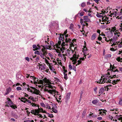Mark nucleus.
Segmentation results:
<instances>
[{"instance_id": "nucleus-1", "label": "nucleus", "mask_w": 122, "mask_h": 122, "mask_svg": "<svg viewBox=\"0 0 122 122\" xmlns=\"http://www.w3.org/2000/svg\"><path fill=\"white\" fill-rule=\"evenodd\" d=\"M114 66H113L110 64V70L109 71L102 76L101 79L97 81V83L99 84L103 83H104L110 82L111 79L112 78L117 77L118 78L119 76L117 75L119 71L117 69H115Z\"/></svg>"}, {"instance_id": "nucleus-2", "label": "nucleus", "mask_w": 122, "mask_h": 122, "mask_svg": "<svg viewBox=\"0 0 122 122\" xmlns=\"http://www.w3.org/2000/svg\"><path fill=\"white\" fill-rule=\"evenodd\" d=\"M67 49L65 52V55L68 56H70L72 55V56L70 58L71 60L72 61L73 64V65L76 64V66H77L81 64L82 61H83L86 58V56L85 58L84 57L82 58H80L79 60L77 61V59L78 58L79 56L76 53V47H75L74 48V50L72 49V48Z\"/></svg>"}, {"instance_id": "nucleus-3", "label": "nucleus", "mask_w": 122, "mask_h": 122, "mask_svg": "<svg viewBox=\"0 0 122 122\" xmlns=\"http://www.w3.org/2000/svg\"><path fill=\"white\" fill-rule=\"evenodd\" d=\"M45 91L47 92L50 94L51 96L55 97L57 101L59 102L61 100V95L59 94V92L56 90V87L55 86L50 84L48 85L45 88Z\"/></svg>"}, {"instance_id": "nucleus-4", "label": "nucleus", "mask_w": 122, "mask_h": 122, "mask_svg": "<svg viewBox=\"0 0 122 122\" xmlns=\"http://www.w3.org/2000/svg\"><path fill=\"white\" fill-rule=\"evenodd\" d=\"M30 79L33 80V81H31V82L32 83H33L34 84H36V86H37V84H38L39 83L41 84H43L44 85H46V86L48 85H50V84H52L51 81L48 79L46 77L43 79L42 80H40L39 81H38V79L37 78L34 76L30 77Z\"/></svg>"}, {"instance_id": "nucleus-5", "label": "nucleus", "mask_w": 122, "mask_h": 122, "mask_svg": "<svg viewBox=\"0 0 122 122\" xmlns=\"http://www.w3.org/2000/svg\"><path fill=\"white\" fill-rule=\"evenodd\" d=\"M62 41L63 42L61 45V41H59L57 44H56V45H54L53 46L55 50L56 51L57 50H60L62 52V53H63L65 49V47L64 46L66 45L67 46L68 45L67 44L68 43H66L65 41H64V40H62Z\"/></svg>"}, {"instance_id": "nucleus-6", "label": "nucleus", "mask_w": 122, "mask_h": 122, "mask_svg": "<svg viewBox=\"0 0 122 122\" xmlns=\"http://www.w3.org/2000/svg\"><path fill=\"white\" fill-rule=\"evenodd\" d=\"M121 35L120 33L117 30H116L115 32H114L113 33V37L112 39L111 40V42L113 43V45L115 43V42L116 41V40L119 39L121 38Z\"/></svg>"}, {"instance_id": "nucleus-7", "label": "nucleus", "mask_w": 122, "mask_h": 122, "mask_svg": "<svg viewBox=\"0 0 122 122\" xmlns=\"http://www.w3.org/2000/svg\"><path fill=\"white\" fill-rule=\"evenodd\" d=\"M35 110H31V112L34 114V115L36 116L38 118H41L44 119L47 118V117L46 116L44 115H42L41 114H38V111L37 110H36V109H35Z\"/></svg>"}, {"instance_id": "nucleus-8", "label": "nucleus", "mask_w": 122, "mask_h": 122, "mask_svg": "<svg viewBox=\"0 0 122 122\" xmlns=\"http://www.w3.org/2000/svg\"><path fill=\"white\" fill-rule=\"evenodd\" d=\"M32 107L36 109V110L38 111V114H41L39 113L40 112H42L43 113H46V112L45 111H44L43 109L41 108H39V106L37 104H36L34 103H33L31 104Z\"/></svg>"}, {"instance_id": "nucleus-9", "label": "nucleus", "mask_w": 122, "mask_h": 122, "mask_svg": "<svg viewBox=\"0 0 122 122\" xmlns=\"http://www.w3.org/2000/svg\"><path fill=\"white\" fill-rule=\"evenodd\" d=\"M100 22L101 24H107L110 22L109 18L106 16L103 17L102 20H100Z\"/></svg>"}, {"instance_id": "nucleus-10", "label": "nucleus", "mask_w": 122, "mask_h": 122, "mask_svg": "<svg viewBox=\"0 0 122 122\" xmlns=\"http://www.w3.org/2000/svg\"><path fill=\"white\" fill-rule=\"evenodd\" d=\"M121 41H116L115 42V43L114 45L113 43H112V44L111 45L112 46H114L116 47H117L118 48H121L122 47V38H121Z\"/></svg>"}, {"instance_id": "nucleus-11", "label": "nucleus", "mask_w": 122, "mask_h": 122, "mask_svg": "<svg viewBox=\"0 0 122 122\" xmlns=\"http://www.w3.org/2000/svg\"><path fill=\"white\" fill-rule=\"evenodd\" d=\"M76 40L74 39L71 41V40H70V42H67V43L69 44V49H71L72 47H74V46L76 44Z\"/></svg>"}, {"instance_id": "nucleus-12", "label": "nucleus", "mask_w": 122, "mask_h": 122, "mask_svg": "<svg viewBox=\"0 0 122 122\" xmlns=\"http://www.w3.org/2000/svg\"><path fill=\"white\" fill-rule=\"evenodd\" d=\"M7 102L10 107L12 108L15 109L17 107L15 105H14L13 102L11 101V100L9 98H7Z\"/></svg>"}, {"instance_id": "nucleus-13", "label": "nucleus", "mask_w": 122, "mask_h": 122, "mask_svg": "<svg viewBox=\"0 0 122 122\" xmlns=\"http://www.w3.org/2000/svg\"><path fill=\"white\" fill-rule=\"evenodd\" d=\"M47 54V52L46 51H45L44 48H42L41 49V51L40 56L42 58H44V57H45Z\"/></svg>"}, {"instance_id": "nucleus-14", "label": "nucleus", "mask_w": 122, "mask_h": 122, "mask_svg": "<svg viewBox=\"0 0 122 122\" xmlns=\"http://www.w3.org/2000/svg\"><path fill=\"white\" fill-rule=\"evenodd\" d=\"M53 63H54V65H57L58 66L61 65L62 64L61 60L59 58H57L56 60V61L53 60L52 61Z\"/></svg>"}, {"instance_id": "nucleus-15", "label": "nucleus", "mask_w": 122, "mask_h": 122, "mask_svg": "<svg viewBox=\"0 0 122 122\" xmlns=\"http://www.w3.org/2000/svg\"><path fill=\"white\" fill-rule=\"evenodd\" d=\"M118 11V10L117 9H115V10H114V11L112 13H110L111 16H113V17H115L118 15V13L117 12Z\"/></svg>"}, {"instance_id": "nucleus-16", "label": "nucleus", "mask_w": 122, "mask_h": 122, "mask_svg": "<svg viewBox=\"0 0 122 122\" xmlns=\"http://www.w3.org/2000/svg\"><path fill=\"white\" fill-rule=\"evenodd\" d=\"M33 93H32L35 94L37 95H40V91L39 90L35 88V87L33 88Z\"/></svg>"}, {"instance_id": "nucleus-17", "label": "nucleus", "mask_w": 122, "mask_h": 122, "mask_svg": "<svg viewBox=\"0 0 122 122\" xmlns=\"http://www.w3.org/2000/svg\"><path fill=\"white\" fill-rule=\"evenodd\" d=\"M92 103L94 104L97 106H100V105L98 103V100L97 99H95L92 101Z\"/></svg>"}, {"instance_id": "nucleus-18", "label": "nucleus", "mask_w": 122, "mask_h": 122, "mask_svg": "<svg viewBox=\"0 0 122 122\" xmlns=\"http://www.w3.org/2000/svg\"><path fill=\"white\" fill-rule=\"evenodd\" d=\"M65 39H64L66 43H67V42H70V40H71V39L69 37L70 36H69L68 34H67L66 35H65Z\"/></svg>"}, {"instance_id": "nucleus-19", "label": "nucleus", "mask_w": 122, "mask_h": 122, "mask_svg": "<svg viewBox=\"0 0 122 122\" xmlns=\"http://www.w3.org/2000/svg\"><path fill=\"white\" fill-rule=\"evenodd\" d=\"M87 16H85L83 17V20L85 22H91L90 19L88 18Z\"/></svg>"}, {"instance_id": "nucleus-20", "label": "nucleus", "mask_w": 122, "mask_h": 122, "mask_svg": "<svg viewBox=\"0 0 122 122\" xmlns=\"http://www.w3.org/2000/svg\"><path fill=\"white\" fill-rule=\"evenodd\" d=\"M67 71L65 70H64L63 74H64V78L66 80L68 78V77L67 76Z\"/></svg>"}, {"instance_id": "nucleus-21", "label": "nucleus", "mask_w": 122, "mask_h": 122, "mask_svg": "<svg viewBox=\"0 0 122 122\" xmlns=\"http://www.w3.org/2000/svg\"><path fill=\"white\" fill-rule=\"evenodd\" d=\"M46 68V65L39 64V69L40 70H43L45 69Z\"/></svg>"}, {"instance_id": "nucleus-22", "label": "nucleus", "mask_w": 122, "mask_h": 122, "mask_svg": "<svg viewBox=\"0 0 122 122\" xmlns=\"http://www.w3.org/2000/svg\"><path fill=\"white\" fill-rule=\"evenodd\" d=\"M105 90L104 88L103 87H102L99 90V94H100L99 96L100 95L102 94L104 91Z\"/></svg>"}, {"instance_id": "nucleus-23", "label": "nucleus", "mask_w": 122, "mask_h": 122, "mask_svg": "<svg viewBox=\"0 0 122 122\" xmlns=\"http://www.w3.org/2000/svg\"><path fill=\"white\" fill-rule=\"evenodd\" d=\"M84 12L83 11H79L78 13L75 16V18H76L79 14V15L80 16H83L84 15Z\"/></svg>"}, {"instance_id": "nucleus-24", "label": "nucleus", "mask_w": 122, "mask_h": 122, "mask_svg": "<svg viewBox=\"0 0 122 122\" xmlns=\"http://www.w3.org/2000/svg\"><path fill=\"white\" fill-rule=\"evenodd\" d=\"M97 36V34L96 33H94L92 35L91 37V40L93 41L94 40Z\"/></svg>"}, {"instance_id": "nucleus-25", "label": "nucleus", "mask_w": 122, "mask_h": 122, "mask_svg": "<svg viewBox=\"0 0 122 122\" xmlns=\"http://www.w3.org/2000/svg\"><path fill=\"white\" fill-rule=\"evenodd\" d=\"M97 116L96 115H95L93 113H91L89 114L88 115V117H97Z\"/></svg>"}, {"instance_id": "nucleus-26", "label": "nucleus", "mask_w": 122, "mask_h": 122, "mask_svg": "<svg viewBox=\"0 0 122 122\" xmlns=\"http://www.w3.org/2000/svg\"><path fill=\"white\" fill-rule=\"evenodd\" d=\"M11 89L10 87H9L8 88L6 89V91L5 93V95L8 94L11 91Z\"/></svg>"}, {"instance_id": "nucleus-27", "label": "nucleus", "mask_w": 122, "mask_h": 122, "mask_svg": "<svg viewBox=\"0 0 122 122\" xmlns=\"http://www.w3.org/2000/svg\"><path fill=\"white\" fill-rule=\"evenodd\" d=\"M59 35H60L59 36V41H61L63 40H63H64V36L63 35H61V34H59Z\"/></svg>"}, {"instance_id": "nucleus-28", "label": "nucleus", "mask_w": 122, "mask_h": 122, "mask_svg": "<svg viewBox=\"0 0 122 122\" xmlns=\"http://www.w3.org/2000/svg\"><path fill=\"white\" fill-rule=\"evenodd\" d=\"M119 81L120 79L119 78H118V79H115L112 81V83L114 85L117 84L118 83V82Z\"/></svg>"}, {"instance_id": "nucleus-29", "label": "nucleus", "mask_w": 122, "mask_h": 122, "mask_svg": "<svg viewBox=\"0 0 122 122\" xmlns=\"http://www.w3.org/2000/svg\"><path fill=\"white\" fill-rule=\"evenodd\" d=\"M34 87H30L27 88V90L29 92H30L31 93H33V90Z\"/></svg>"}, {"instance_id": "nucleus-30", "label": "nucleus", "mask_w": 122, "mask_h": 122, "mask_svg": "<svg viewBox=\"0 0 122 122\" xmlns=\"http://www.w3.org/2000/svg\"><path fill=\"white\" fill-rule=\"evenodd\" d=\"M112 38H111V39H110V38H108V37L107 38L105 37V40L107 42H109V43H111V44H112V42H111V40L112 39Z\"/></svg>"}, {"instance_id": "nucleus-31", "label": "nucleus", "mask_w": 122, "mask_h": 122, "mask_svg": "<svg viewBox=\"0 0 122 122\" xmlns=\"http://www.w3.org/2000/svg\"><path fill=\"white\" fill-rule=\"evenodd\" d=\"M87 48L85 47H84L82 51L83 52L84 55L85 56H86V55L87 54L86 53V51H87Z\"/></svg>"}, {"instance_id": "nucleus-32", "label": "nucleus", "mask_w": 122, "mask_h": 122, "mask_svg": "<svg viewBox=\"0 0 122 122\" xmlns=\"http://www.w3.org/2000/svg\"><path fill=\"white\" fill-rule=\"evenodd\" d=\"M109 118L112 120V121H115L117 122V120L114 117H113L112 116H109Z\"/></svg>"}, {"instance_id": "nucleus-33", "label": "nucleus", "mask_w": 122, "mask_h": 122, "mask_svg": "<svg viewBox=\"0 0 122 122\" xmlns=\"http://www.w3.org/2000/svg\"><path fill=\"white\" fill-rule=\"evenodd\" d=\"M42 59H44V61L45 62L48 66L50 65V64L49 63L48 61L47 60L46 58L44 57V58Z\"/></svg>"}, {"instance_id": "nucleus-34", "label": "nucleus", "mask_w": 122, "mask_h": 122, "mask_svg": "<svg viewBox=\"0 0 122 122\" xmlns=\"http://www.w3.org/2000/svg\"><path fill=\"white\" fill-rule=\"evenodd\" d=\"M112 87V86L111 85H109L106 86V87H105V90H107V91H108L111 88V87Z\"/></svg>"}, {"instance_id": "nucleus-35", "label": "nucleus", "mask_w": 122, "mask_h": 122, "mask_svg": "<svg viewBox=\"0 0 122 122\" xmlns=\"http://www.w3.org/2000/svg\"><path fill=\"white\" fill-rule=\"evenodd\" d=\"M23 99H25V101H26V103H27V102L29 103H30V105H31V107H32V105H31V104L32 103H33V102L31 103V102L29 100H28V99H26L25 98H23Z\"/></svg>"}, {"instance_id": "nucleus-36", "label": "nucleus", "mask_w": 122, "mask_h": 122, "mask_svg": "<svg viewBox=\"0 0 122 122\" xmlns=\"http://www.w3.org/2000/svg\"><path fill=\"white\" fill-rule=\"evenodd\" d=\"M43 85H44L43 84H40V83H39L38 84H37V86H38L39 87H43ZM46 85V86H45V88L44 89V91H45L46 92V91H45V89L46 86V85Z\"/></svg>"}, {"instance_id": "nucleus-37", "label": "nucleus", "mask_w": 122, "mask_h": 122, "mask_svg": "<svg viewBox=\"0 0 122 122\" xmlns=\"http://www.w3.org/2000/svg\"><path fill=\"white\" fill-rule=\"evenodd\" d=\"M23 98H25L24 97H21V98H20V97H19V100H20L21 101L24 102L25 103H26V101H25V99H23Z\"/></svg>"}, {"instance_id": "nucleus-38", "label": "nucleus", "mask_w": 122, "mask_h": 122, "mask_svg": "<svg viewBox=\"0 0 122 122\" xmlns=\"http://www.w3.org/2000/svg\"><path fill=\"white\" fill-rule=\"evenodd\" d=\"M28 99L29 100H31L33 102H34L35 101V98L31 96L28 97Z\"/></svg>"}, {"instance_id": "nucleus-39", "label": "nucleus", "mask_w": 122, "mask_h": 122, "mask_svg": "<svg viewBox=\"0 0 122 122\" xmlns=\"http://www.w3.org/2000/svg\"><path fill=\"white\" fill-rule=\"evenodd\" d=\"M45 113L47 114L48 116L50 118H52L53 117H54V116L52 114H49L47 112H46V113Z\"/></svg>"}, {"instance_id": "nucleus-40", "label": "nucleus", "mask_w": 122, "mask_h": 122, "mask_svg": "<svg viewBox=\"0 0 122 122\" xmlns=\"http://www.w3.org/2000/svg\"><path fill=\"white\" fill-rule=\"evenodd\" d=\"M45 108L49 109H51V108L49 104H47L46 105Z\"/></svg>"}, {"instance_id": "nucleus-41", "label": "nucleus", "mask_w": 122, "mask_h": 122, "mask_svg": "<svg viewBox=\"0 0 122 122\" xmlns=\"http://www.w3.org/2000/svg\"><path fill=\"white\" fill-rule=\"evenodd\" d=\"M53 80L55 83H57V82L60 81L59 79L57 77H54Z\"/></svg>"}, {"instance_id": "nucleus-42", "label": "nucleus", "mask_w": 122, "mask_h": 122, "mask_svg": "<svg viewBox=\"0 0 122 122\" xmlns=\"http://www.w3.org/2000/svg\"><path fill=\"white\" fill-rule=\"evenodd\" d=\"M48 66L49 67L51 71H53L55 70L54 68L51 66L50 64Z\"/></svg>"}, {"instance_id": "nucleus-43", "label": "nucleus", "mask_w": 122, "mask_h": 122, "mask_svg": "<svg viewBox=\"0 0 122 122\" xmlns=\"http://www.w3.org/2000/svg\"><path fill=\"white\" fill-rule=\"evenodd\" d=\"M113 36V33L112 32H110L108 34V38H111Z\"/></svg>"}, {"instance_id": "nucleus-44", "label": "nucleus", "mask_w": 122, "mask_h": 122, "mask_svg": "<svg viewBox=\"0 0 122 122\" xmlns=\"http://www.w3.org/2000/svg\"><path fill=\"white\" fill-rule=\"evenodd\" d=\"M86 3L85 2H84L82 3L81 5H80L82 7H84L86 6Z\"/></svg>"}, {"instance_id": "nucleus-45", "label": "nucleus", "mask_w": 122, "mask_h": 122, "mask_svg": "<svg viewBox=\"0 0 122 122\" xmlns=\"http://www.w3.org/2000/svg\"><path fill=\"white\" fill-rule=\"evenodd\" d=\"M71 94V93L70 92L68 93L67 94L66 97L67 99H68L70 98Z\"/></svg>"}, {"instance_id": "nucleus-46", "label": "nucleus", "mask_w": 122, "mask_h": 122, "mask_svg": "<svg viewBox=\"0 0 122 122\" xmlns=\"http://www.w3.org/2000/svg\"><path fill=\"white\" fill-rule=\"evenodd\" d=\"M116 18L119 19V20L122 22V16H117L116 17Z\"/></svg>"}, {"instance_id": "nucleus-47", "label": "nucleus", "mask_w": 122, "mask_h": 122, "mask_svg": "<svg viewBox=\"0 0 122 122\" xmlns=\"http://www.w3.org/2000/svg\"><path fill=\"white\" fill-rule=\"evenodd\" d=\"M111 56V54H108L106 55L105 56V58H110Z\"/></svg>"}, {"instance_id": "nucleus-48", "label": "nucleus", "mask_w": 122, "mask_h": 122, "mask_svg": "<svg viewBox=\"0 0 122 122\" xmlns=\"http://www.w3.org/2000/svg\"><path fill=\"white\" fill-rule=\"evenodd\" d=\"M46 48L47 49H51V46L48 45H46Z\"/></svg>"}, {"instance_id": "nucleus-49", "label": "nucleus", "mask_w": 122, "mask_h": 122, "mask_svg": "<svg viewBox=\"0 0 122 122\" xmlns=\"http://www.w3.org/2000/svg\"><path fill=\"white\" fill-rule=\"evenodd\" d=\"M116 60L119 62H121L122 61V58L121 59L120 57H118L116 59Z\"/></svg>"}, {"instance_id": "nucleus-50", "label": "nucleus", "mask_w": 122, "mask_h": 122, "mask_svg": "<svg viewBox=\"0 0 122 122\" xmlns=\"http://www.w3.org/2000/svg\"><path fill=\"white\" fill-rule=\"evenodd\" d=\"M102 13L100 14H97L96 15L98 17H101L103 16L102 15Z\"/></svg>"}, {"instance_id": "nucleus-51", "label": "nucleus", "mask_w": 122, "mask_h": 122, "mask_svg": "<svg viewBox=\"0 0 122 122\" xmlns=\"http://www.w3.org/2000/svg\"><path fill=\"white\" fill-rule=\"evenodd\" d=\"M52 111L55 113H56L57 112V111L56 109L53 108H52Z\"/></svg>"}, {"instance_id": "nucleus-52", "label": "nucleus", "mask_w": 122, "mask_h": 122, "mask_svg": "<svg viewBox=\"0 0 122 122\" xmlns=\"http://www.w3.org/2000/svg\"><path fill=\"white\" fill-rule=\"evenodd\" d=\"M40 104L41 105L42 107H45L46 105L43 103L42 102H40Z\"/></svg>"}, {"instance_id": "nucleus-53", "label": "nucleus", "mask_w": 122, "mask_h": 122, "mask_svg": "<svg viewBox=\"0 0 122 122\" xmlns=\"http://www.w3.org/2000/svg\"><path fill=\"white\" fill-rule=\"evenodd\" d=\"M48 55L51 57V59H55L54 58L53 55L51 53H48Z\"/></svg>"}, {"instance_id": "nucleus-54", "label": "nucleus", "mask_w": 122, "mask_h": 122, "mask_svg": "<svg viewBox=\"0 0 122 122\" xmlns=\"http://www.w3.org/2000/svg\"><path fill=\"white\" fill-rule=\"evenodd\" d=\"M101 110L100 109H99V111L100 112H99V114L100 115H103V112H104V110H102V111H100Z\"/></svg>"}, {"instance_id": "nucleus-55", "label": "nucleus", "mask_w": 122, "mask_h": 122, "mask_svg": "<svg viewBox=\"0 0 122 122\" xmlns=\"http://www.w3.org/2000/svg\"><path fill=\"white\" fill-rule=\"evenodd\" d=\"M35 54L39 55L40 56V54L41 53V52H40L38 51H36L35 52Z\"/></svg>"}, {"instance_id": "nucleus-56", "label": "nucleus", "mask_w": 122, "mask_h": 122, "mask_svg": "<svg viewBox=\"0 0 122 122\" xmlns=\"http://www.w3.org/2000/svg\"><path fill=\"white\" fill-rule=\"evenodd\" d=\"M112 33H114V32H115L116 30V29L115 27H113L112 28Z\"/></svg>"}, {"instance_id": "nucleus-57", "label": "nucleus", "mask_w": 122, "mask_h": 122, "mask_svg": "<svg viewBox=\"0 0 122 122\" xmlns=\"http://www.w3.org/2000/svg\"><path fill=\"white\" fill-rule=\"evenodd\" d=\"M120 27L119 28V30L120 31H122V23L120 25Z\"/></svg>"}, {"instance_id": "nucleus-58", "label": "nucleus", "mask_w": 122, "mask_h": 122, "mask_svg": "<svg viewBox=\"0 0 122 122\" xmlns=\"http://www.w3.org/2000/svg\"><path fill=\"white\" fill-rule=\"evenodd\" d=\"M24 122H34V121L33 120H27L24 121Z\"/></svg>"}, {"instance_id": "nucleus-59", "label": "nucleus", "mask_w": 122, "mask_h": 122, "mask_svg": "<svg viewBox=\"0 0 122 122\" xmlns=\"http://www.w3.org/2000/svg\"><path fill=\"white\" fill-rule=\"evenodd\" d=\"M97 87H94V88L93 90H94V92L96 93H97Z\"/></svg>"}, {"instance_id": "nucleus-60", "label": "nucleus", "mask_w": 122, "mask_h": 122, "mask_svg": "<svg viewBox=\"0 0 122 122\" xmlns=\"http://www.w3.org/2000/svg\"><path fill=\"white\" fill-rule=\"evenodd\" d=\"M16 90L18 91H20L21 90V88L20 87H17L16 88Z\"/></svg>"}, {"instance_id": "nucleus-61", "label": "nucleus", "mask_w": 122, "mask_h": 122, "mask_svg": "<svg viewBox=\"0 0 122 122\" xmlns=\"http://www.w3.org/2000/svg\"><path fill=\"white\" fill-rule=\"evenodd\" d=\"M37 46L36 45H34L33 46V48L35 49V50H36Z\"/></svg>"}, {"instance_id": "nucleus-62", "label": "nucleus", "mask_w": 122, "mask_h": 122, "mask_svg": "<svg viewBox=\"0 0 122 122\" xmlns=\"http://www.w3.org/2000/svg\"><path fill=\"white\" fill-rule=\"evenodd\" d=\"M41 49V47L38 45H37V48L36 49V50H39L40 49Z\"/></svg>"}, {"instance_id": "nucleus-63", "label": "nucleus", "mask_w": 122, "mask_h": 122, "mask_svg": "<svg viewBox=\"0 0 122 122\" xmlns=\"http://www.w3.org/2000/svg\"><path fill=\"white\" fill-rule=\"evenodd\" d=\"M69 69L70 70H71L72 69V66L71 65H69Z\"/></svg>"}, {"instance_id": "nucleus-64", "label": "nucleus", "mask_w": 122, "mask_h": 122, "mask_svg": "<svg viewBox=\"0 0 122 122\" xmlns=\"http://www.w3.org/2000/svg\"><path fill=\"white\" fill-rule=\"evenodd\" d=\"M122 14V8L121 10V11L118 13V15H120Z\"/></svg>"}]
</instances>
